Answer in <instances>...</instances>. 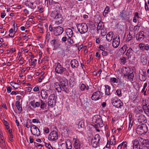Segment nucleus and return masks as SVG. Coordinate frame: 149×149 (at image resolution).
I'll return each instance as SVG.
<instances>
[{"label":"nucleus","instance_id":"21","mask_svg":"<svg viewBox=\"0 0 149 149\" xmlns=\"http://www.w3.org/2000/svg\"><path fill=\"white\" fill-rule=\"evenodd\" d=\"M74 147L75 149H81V143L79 140L76 139H74Z\"/></svg>","mask_w":149,"mask_h":149},{"label":"nucleus","instance_id":"63","mask_svg":"<svg viewBox=\"0 0 149 149\" xmlns=\"http://www.w3.org/2000/svg\"><path fill=\"white\" fill-rule=\"evenodd\" d=\"M50 36V33L49 32H47L46 36V39L48 40H49V37Z\"/></svg>","mask_w":149,"mask_h":149},{"label":"nucleus","instance_id":"1","mask_svg":"<svg viewBox=\"0 0 149 149\" xmlns=\"http://www.w3.org/2000/svg\"><path fill=\"white\" fill-rule=\"evenodd\" d=\"M59 81L62 91L66 92L68 87V82L67 80L65 77H60L59 78Z\"/></svg>","mask_w":149,"mask_h":149},{"label":"nucleus","instance_id":"38","mask_svg":"<svg viewBox=\"0 0 149 149\" xmlns=\"http://www.w3.org/2000/svg\"><path fill=\"white\" fill-rule=\"evenodd\" d=\"M91 143L92 146L94 148H96L99 144L92 139H91Z\"/></svg>","mask_w":149,"mask_h":149},{"label":"nucleus","instance_id":"64","mask_svg":"<svg viewBox=\"0 0 149 149\" xmlns=\"http://www.w3.org/2000/svg\"><path fill=\"white\" fill-rule=\"evenodd\" d=\"M67 38L65 36H64L62 38L61 40L62 42H65L67 41Z\"/></svg>","mask_w":149,"mask_h":149},{"label":"nucleus","instance_id":"7","mask_svg":"<svg viewBox=\"0 0 149 149\" xmlns=\"http://www.w3.org/2000/svg\"><path fill=\"white\" fill-rule=\"evenodd\" d=\"M58 132L54 130L49 134L48 139L49 141H56L58 139Z\"/></svg>","mask_w":149,"mask_h":149},{"label":"nucleus","instance_id":"51","mask_svg":"<svg viewBox=\"0 0 149 149\" xmlns=\"http://www.w3.org/2000/svg\"><path fill=\"white\" fill-rule=\"evenodd\" d=\"M110 81L113 83H117L118 80L116 78L114 77H112L110 79Z\"/></svg>","mask_w":149,"mask_h":149},{"label":"nucleus","instance_id":"3","mask_svg":"<svg viewBox=\"0 0 149 149\" xmlns=\"http://www.w3.org/2000/svg\"><path fill=\"white\" fill-rule=\"evenodd\" d=\"M77 27L78 31L81 34H84L88 31V27L86 23L78 24H77Z\"/></svg>","mask_w":149,"mask_h":149},{"label":"nucleus","instance_id":"52","mask_svg":"<svg viewBox=\"0 0 149 149\" xmlns=\"http://www.w3.org/2000/svg\"><path fill=\"white\" fill-rule=\"evenodd\" d=\"M35 100H33L30 102V104L33 107L35 108Z\"/></svg>","mask_w":149,"mask_h":149},{"label":"nucleus","instance_id":"17","mask_svg":"<svg viewBox=\"0 0 149 149\" xmlns=\"http://www.w3.org/2000/svg\"><path fill=\"white\" fill-rule=\"evenodd\" d=\"M138 121L139 123L144 124L146 122V118L144 115L140 114L136 116Z\"/></svg>","mask_w":149,"mask_h":149},{"label":"nucleus","instance_id":"16","mask_svg":"<svg viewBox=\"0 0 149 149\" xmlns=\"http://www.w3.org/2000/svg\"><path fill=\"white\" fill-rule=\"evenodd\" d=\"M146 73L145 71L141 70L139 71V79L142 81H145L146 79Z\"/></svg>","mask_w":149,"mask_h":149},{"label":"nucleus","instance_id":"22","mask_svg":"<svg viewBox=\"0 0 149 149\" xmlns=\"http://www.w3.org/2000/svg\"><path fill=\"white\" fill-rule=\"evenodd\" d=\"M41 97L42 99L46 100L48 97V95L45 90L42 89L40 92Z\"/></svg>","mask_w":149,"mask_h":149},{"label":"nucleus","instance_id":"58","mask_svg":"<svg viewBox=\"0 0 149 149\" xmlns=\"http://www.w3.org/2000/svg\"><path fill=\"white\" fill-rule=\"evenodd\" d=\"M45 146H47L49 149H52V147L51 145V144L49 143H45Z\"/></svg>","mask_w":149,"mask_h":149},{"label":"nucleus","instance_id":"9","mask_svg":"<svg viewBox=\"0 0 149 149\" xmlns=\"http://www.w3.org/2000/svg\"><path fill=\"white\" fill-rule=\"evenodd\" d=\"M63 31V28L60 26L54 27L53 34L56 36H59L61 34Z\"/></svg>","mask_w":149,"mask_h":149},{"label":"nucleus","instance_id":"42","mask_svg":"<svg viewBox=\"0 0 149 149\" xmlns=\"http://www.w3.org/2000/svg\"><path fill=\"white\" fill-rule=\"evenodd\" d=\"M10 84L11 86H12L14 88L16 89H17L19 87V84L11 82L10 83Z\"/></svg>","mask_w":149,"mask_h":149},{"label":"nucleus","instance_id":"18","mask_svg":"<svg viewBox=\"0 0 149 149\" xmlns=\"http://www.w3.org/2000/svg\"><path fill=\"white\" fill-rule=\"evenodd\" d=\"M145 36L143 31H140L136 35V39L138 41H142L144 39Z\"/></svg>","mask_w":149,"mask_h":149},{"label":"nucleus","instance_id":"36","mask_svg":"<svg viewBox=\"0 0 149 149\" xmlns=\"http://www.w3.org/2000/svg\"><path fill=\"white\" fill-rule=\"evenodd\" d=\"M141 60L143 65L146 64L148 61V60L145 57H144V56H141Z\"/></svg>","mask_w":149,"mask_h":149},{"label":"nucleus","instance_id":"62","mask_svg":"<svg viewBox=\"0 0 149 149\" xmlns=\"http://www.w3.org/2000/svg\"><path fill=\"white\" fill-rule=\"evenodd\" d=\"M7 92L8 93H10L11 91V88L8 86L7 88Z\"/></svg>","mask_w":149,"mask_h":149},{"label":"nucleus","instance_id":"12","mask_svg":"<svg viewBox=\"0 0 149 149\" xmlns=\"http://www.w3.org/2000/svg\"><path fill=\"white\" fill-rule=\"evenodd\" d=\"M119 16L121 20L124 21H128L130 19L129 17H127L126 12L125 9L120 12Z\"/></svg>","mask_w":149,"mask_h":149},{"label":"nucleus","instance_id":"56","mask_svg":"<svg viewBox=\"0 0 149 149\" xmlns=\"http://www.w3.org/2000/svg\"><path fill=\"white\" fill-rule=\"evenodd\" d=\"M133 37L130 35V33H129V35H128L127 37V40L128 41L130 40Z\"/></svg>","mask_w":149,"mask_h":149},{"label":"nucleus","instance_id":"13","mask_svg":"<svg viewBox=\"0 0 149 149\" xmlns=\"http://www.w3.org/2000/svg\"><path fill=\"white\" fill-rule=\"evenodd\" d=\"M102 96L100 91H98L94 93L91 96V99L93 100H97L101 99Z\"/></svg>","mask_w":149,"mask_h":149},{"label":"nucleus","instance_id":"41","mask_svg":"<svg viewBox=\"0 0 149 149\" xmlns=\"http://www.w3.org/2000/svg\"><path fill=\"white\" fill-rule=\"evenodd\" d=\"M40 102L41 104L40 105V108L42 109H44V108L46 107L47 106L46 104L42 100H40Z\"/></svg>","mask_w":149,"mask_h":149},{"label":"nucleus","instance_id":"48","mask_svg":"<svg viewBox=\"0 0 149 149\" xmlns=\"http://www.w3.org/2000/svg\"><path fill=\"white\" fill-rule=\"evenodd\" d=\"M117 95L119 97H120L122 96V92L120 89L117 90L116 91Z\"/></svg>","mask_w":149,"mask_h":149},{"label":"nucleus","instance_id":"40","mask_svg":"<svg viewBox=\"0 0 149 149\" xmlns=\"http://www.w3.org/2000/svg\"><path fill=\"white\" fill-rule=\"evenodd\" d=\"M6 146L5 139H0V146L1 148H3Z\"/></svg>","mask_w":149,"mask_h":149},{"label":"nucleus","instance_id":"20","mask_svg":"<svg viewBox=\"0 0 149 149\" xmlns=\"http://www.w3.org/2000/svg\"><path fill=\"white\" fill-rule=\"evenodd\" d=\"M138 46L140 49L142 51H148L149 50V45L148 44H145L144 43H140L139 44Z\"/></svg>","mask_w":149,"mask_h":149},{"label":"nucleus","instance_id":"50","mask_svg":"<svg viewBox=\"0 0 149 149\" xmlns=\"http://www.w3.org/2000/svg\"><path fill=\"white\" fill-rule=\"evenodd\" d=\"M67 41L70 44H72L74 43V41L71 38H68Z\"/></svg>","mask_w":149,"mask_h":149},{"label":"nucleus","instance_id":"57","mask_svg":"<svg viewBox=\"0 0 149 149\" xmlns=\"http://www.w3.org/2000/svg\"><path fill=\"white\" fill-rule=\"evenodd\" d=\"M39 87L38 86H35L33 89V91L34 92H37L39 91Z\"/></svg>","mask_w":149,"mask_h":149},{"label":"nucleus","instance_id":"6","mask_svg":"<svg viewBox=\"0 0 149 149\" xmlns=\"http://www.w3.org/2000/svg\"><path fill=\"white\" fill-rule=\"evenodd\" d=\"M148 126L145 124L139 125L137 128V131L141 134H145L148 131Z\"/></svg>","mask_w":149,"mask_h":149},{"label":"nucleus","instance_id":"30","mask_svg":"<svg viewBox=\"0 0 149 149\" xmlns=\"http://www.w3.org/2000/svg\"><path fill=\"white\" fill-rule=\"evenodd\" d=\"M132 49L131 47H130L127 50L126 55L128 58L131 57L132 56Z\"/></svg>","mask_w":149,"mask_h":149},{"label":"nucleus","instance_id":"11","mask_svg":"<svg viewBox=\"0 0 149 149\" xmlns=\"http://www.w3.org/2000/svg\"><path fill=\"white\" fill-rule=\"evenodd\" d=\"M31 132L32 134L37 136L40 134V132L38 127L34 125H32L31 126Z\"/></svg>","mask_w":149,"mask_h":149},{"label":"nucleus","instance_id":"49","mask_svg":"<svg viewBox=\"0 0 149 149\" xmlns=\"http://www.w3.org/2000/svg\"><path fill=\"white\" fill-rule=\"evenodd\" d=\"M86 86L84 84H82L81 85L80 90L81 91H84L85 89Z\"/></svg>","mask_w":149,"mask_h":149},{"label":"nucleus","instance_id":"43","mask_svg":"<svg viewBox=\"0 0 149 149\" xmlns=\"http://www.w3.org/2000/svg\"><path fill=\"white\" fill-rule=\"evenodd\" d=\"M101 31V34L102 36H104L106 35L107 31L105 28L100 30Z\"/></svg>","mask_w":149,"mask_h":149},{"label":"nucleus","instance_id":"33","mask_svg":"<svg viewBox=\"0 0 149 149\" xmlns=\"http://www.w3.org/2000/svg\"><path fill=\"white\" fill-rule=\"evenodd\" d=\"M65 144L67 149H71L72 148V143L69 140L68 141L65 142Z\"/></svg>","mask_w":149,"mask_h":149},{"label":"nucleus","instance_id":"4","mask_svg":"<svg viewBox=\"0 0 149 149\" xmlns=\"http://www.w3.org/2000/svg\"><path fill=\"white\" fill-rule=\"evenodd\" d=\"M51 17L54 19L56 23L59 24L62 22V18L58 11L54 10L51 14Z\"/></svg>","mask_w":149,"mask_h":149},{"label":"nucleus","instance_id":"32","mask_svg":"<svg viewBox=\"0 0 149 149\" xmlns=\"http://www.w3.org/2000/svg\"><path fill=\"white\" fill-rule=\"evenodd\" d=\"M127 45H125L123 46L120 49V51L123 54H124L126 51L127 49Z\"/></svg>","mask_w":149,"mask_h":149},{"label":"nucleus","instance_id":"27","mask_svg":"<svg viewBox=\"0 0 149 149\" xmlns=\"http://www.w3.org/2000/svg\"><path fill=\"white\" fill-rule=\"evenodd\" d=\"M66 34L68 38H71L73 34L72 30L70 28L67 29L66 30Z\"/></svg>","mask_w":149,"mask_h":149},{"label":"nucleus","instance_id":"37","mask_svg":"<svg viewBox=\"0 0 149 149\" xmlns=\"http://www.w3.org/2000/svg\"><path fill=\"white\" fill-rule=\"evenodd\" d=\"M57 97L55 96L54 94H52L49 96L48 100H52L53 101L56 100Z\"/></svg>","mask_w":149,"mask_h":149},{"label":"nucleus","instance_id":"2","mask_svg":"<svg viewBox=\"0 0 149 149\" xmlns=\"http://www.w3.org/2000/svg\"><path fill=\"white\" fill-rule=\"evenodd\" d=\"M93 122L95 125L100 127L103 126V123L101 117L99 115L94 116L93 117Z\"/></svg>","mask_w":149,"mask_h":149},{"label":"nucleus","instance_id":"31","mask_svg":"<svg viewBox=\"0 0 149 149\" xmlns=\"http://www.w3.org/2000/svg\"><path fill=\"white\" fill-rule=\"evenodd\" d=\"M15 105L18 110L20 112H21L22 111V109L20 102L19 101H16Z\"/></svg>","mask_w":149,"mask_h":149},{"label":"nucleus","instance_id":"15","mask_svg":"<svg viewBox=\"0 0 149 149\" xmlns=\"http://www.w3.org/2000/svg\"><path fill=\"white\" fill-rule=\"evenodd\" d=\"M120 44V38L118 36L114 37L113 39L112 46L114 48H116L119 46Z\"/></svg>","mask_w":149,"mask_h":149},{"label":"nucleus","instance_id":"35","mask_svg":"<svg viewBox=\"0 0 149 149\" xmlns=\"http://www.w3.org/2000/svg\"><path fill=\"white\" fill-rule=\"evenodd\" d=\"M49 100L48 103V106H50L52 108L54 106V104L56 103V100L53 101L52 100Z\"/></svg>","mask_w":149,"mask_h":149},{"label":"nucleus","instance_id":"8","mask_svg":"<svg viewBox=\"0 0 149 149\" xmlns=\"http://www.w3.org/2000/svg\"><path fill=\"white\" fill-rule=\"evenodd\" d=\"M25 4L31 9L36 8L37 3L35 0H27L25 2Z\"/></svg>","mask_w":149,"mask_h":149},{"label":"nucleus","instance_id":"34","mask_svg":"<svg viewBox=\"0 0 149 149\" xmlns=\"http://www.w3.org/2000/svg\"><path fill=\"white\" fill-rule=\"evenodd\" d=\"M105 94L107 95H109L111 94L110 92L111 88L108 85H107V86H105Z\"/></svg>","mask_w":149,"mask_h":149},{"label":"nucleus","instance_id":"60","mask_svg":"<svg viewBox=\"0 0 149 149\" xmlns=\"http://www.w3.org/2000/svg\"><path fill=\"white\" fill-rule=\"evenodd\" d=\"M44 78V76L41 75V76L39 78V82H41L42 79H43Z\"/></svg>","mask_w":149,"mask_h":149},{"label":"nucleus","instance_id":"19","mask_svg":"<svg viewBox=\"0 0 149 149\" xmlns=\"http://www.w3.org/2000/svg\"><path fill=\"white\" fill-rule=\"evenodd\" d=\"M125 69H126L125 71L127 72V73L124 74L123 75L124 76H127L128 77V79L130 81H133V78L134 77L133 72H132L131 73H129V72H128V69H127L126 68H125Z\"/></svg>","mask_w":149,"mask_h":149},{"label":"nucleus","instance_id":"39","mask_svg":"<svg viewBox=\"0 0 149 149\" xmlns=\"http://www.w3.org/2000/svg\"><path fill=\"white\" fill-rule=\"evenodd\" d=\"M109 6H107L106 7L103 13V15L104 17H107V14L109 12Z\"/></svg>","mask_w":149,"mask_h":149},{"label":"nucleus","instance_id":"28","mask_svg":"<svg viewBox=\"0 0 149 149\" xmlns=\"http://www.w3.org/2000/svg\"><path fill=\"white\" fill-rule=\"evenodd\" d=\"M92 139L95 141H96V142L99 144H100V142H101L102 140H101V137L99 134H96L95 136L94 137L92 138Z\"/></svg>","mask_w":149,"mask_h":149},{"label":"nucleus","instance_id":"10","mask_svg":"<svg viewBox=\"0 0 149 149\" xmlns=\"http://www.w3.org/2000/svg\"><path fill=\"white\" fill-rule=\"evenodd\" d=\"M111 102L114 106L118 109L121 108L123 105V102L120 99L112 100Z\"/></svg>","mask_w":149,"mask_h":149},{"label":"nucleus","instance_id":"14","mask_svg":"<svg viewBox=\"0 0 149 149\" xmlns=\"http://www.w3.org/2000/svg\"><path fill=\"white\" fill-rule=\"evenodd\" d=\"M145 103L143 106V109L146 114L149 117V103H146V100H143V103Z\"/></svg>","mask_w":149,"mask_h":149},{"label":"nucleus","instance_id":"46","mask_svg":"<svg viewBox=\"0 0 149 149\" xmlns=\"http://www.w3.org/2000/svg\"><path fill=\"white\" fill-rule=\"evenodd\" d=\"M18 60H19V61L20 62L19 64L20 65H21L24 63L23 61V58L22 57L19 56L18 57Z\"/></svg>","mask_w":149,"mask_h":149},{"label":"nucleus","instance_id":"24","mask_svg":"<svg viewBox=\"0 0 149 149\" xmlns=\"http://www.w3.org/2000/svg\"><path fill=\"white\" fill-rule=\"evenodd\" d=\"M113 36V32H109L107 35L106 37L107 40L109 42H110L112 39Z\"/></svg>","mask_w":149,"mask_h":149},{"label":"nucleus","instance_id":"45","mask_svg":"<svg viewBox=\"0 0 149 149\" xmlns=\"http://www.w3.org/2000/svg\"><path fill=\"white\" fill-rule=\"evenodd\" d=\"M58 42L56 39H53L52 41V44L54 45V47L56 46V44H58Z\"/></svg>","mask_w":149,"mask_h":149},{"label":"nucleus","instance_id":"29","mask_svg":"<svg viewBox=\"0 0 149 149\" xmlns=\"http://www.w3.org/2000/svg\"><path fill=\"white\" fill-rule=\"evenodd\" d=\"M139 142L137 140L135 139L134 141L133 145V149H140L139 146Z\"/></svg>","mask_w":149,"mask_h":149},{"label":"nucleus","instance_id":"25","mask_svg":"<svg viewBox=\"0 0 149 149\" xmlns=\"http://www.w3.org/2000/svg\"><path fill=\"white\" fill-rule=\"evenodd\" d=\"M104 28H105V27H104V23L102 22H100L98 24L97 27V30L98 32H99V31L100 30L104 29Z\"/></svg>","mask_w":149,"mask_h":149},{"label":"nucleus","instance_id":"54","mask_svg":"<svg viewBox=\"0 0 149 149\" xmlns=\"http://www.w3.org/2000/svg\"><path fill=\"white\" fill-rule=\"evenodd\" d=\"M123 148L124 149H127V142L126 141H123Z\"/></svg>","mask_w":149,"mask_h":149},{"label":"nucleus","instance_id":"61","mask_svg":"<svg viewBox=\"0 0 149 149\" xmlns=\"http://www.w3.org/2000/svg\"><path fill=\"white\" fill-rule=\"evenodd\" d=\"M32 122L33 123H40V122L39 120L38 119H34L32 120Z\"/></svg>","mask_w":149,"mask_h":149},{"label":"nucleus","instance_id":"5","mask_svg":"<svg viewBox=\"0 0 149 149\" xmlns=\"http://www.w3.org/2000/svg\"><path fill=\"white\" fill-rule=\"evenodd\" d=\"M56 72L58 74H65L67 72V70L64 68L59 63H57L55 68Z\"/></svg>","mask_w":149,"mask_h":149},{"label":"nucleus","instance_id":"53","mask_svg":"<svg viewBox=\"0 0 149 149\" xmlns=\"http://www.w3.org/2000/svg\"><path fill=\"white\" fill-rule=\"evenodd\" d=\"M35 108L36 107H39L40 104V102H35Z\"/></svg>","mask_w":149,"mask_h":149},{"label":"nucleus","instance_id":"23","mask_svg":"<svg viewBox=\"0 0 149 149\" xmlns=\"http://www.w3.org/2000/svg\"><path fill=\"white\" fill-rule=\"evenodd\" d=\"M70 64L72 68H77L79 65L78 62L76 59L72 60L71 61Z\"/></svg>","mask_w":149,"mask_h":149},{"label":"nucleus","instance_id":"44","mask_svg":"<svg viewBox=\"0 0 149 149\" xmlns=\"http://www.w3.org/2000/svg\"><path fill=\"white\" fill-rule=\"evenodd\" d=\"M120 61L122 64H124L126 62V58L125 57L121 58L120 59Z\"/></svg>","mask_w":149,"mask_h":149},{"label":"nucleus","instance_id":"59","mask_svg":"<svg viewBox=\"0 0 149 149\" xmlns=\"http://www.w3.org/2000/svg\"><path fill=\"white\" fill-rule=\"evenodd\" d=\"M145 8L146 11H148L149 10V8L146 3H145Z\"/></svg>","mask_w":149,"mask_h":149},{"label":"nucleus","instance_id":"26","mask_svg":"<svg viewBox=\"0 0 149 149\" xmlns=\"http://www.w3.org/2000/svg\"><path fill=\"white\" fill-rule=\"evenodd\" d=\"M60 85L58 82H56L54 83V87L55 89L58 92H61L62 90V88L60 86Z\"/></svg>","mask_w":149,"mask_h":149},{"label":"nucleus","instance_id":"47","mask_svg":"<svg viewBox=\"0 0 149 149\" xmlns=\"http://www.w3.org/2000/svg\"><path fill=\"white\" fill-rule=\"evenodd\" d=\"M31 122L30 121V120H29V121H27L26 124V127L27 128H31Z\"/></svg>","mask_w":149,"mask_h":149},{"label":"nucleus","instance_id":"55","mask_svg":"<svg viewBox=\"0 0 149 149\" xmlns=\"http://www.w3.org/2000/svg\"><path fill=\"white\" fill-rule=\"evenodd\" d=\"M139 28L138 26L136 25L135 26L133 29V30L134 31L137 32L139 30Z\"/></svg>","mask_w":149,"mask_h":149}]
</instances>
